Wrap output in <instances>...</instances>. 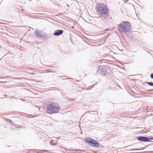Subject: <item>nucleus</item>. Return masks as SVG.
<instances>
[{"label": "nucleus", "instance_id": "19", "mask_svg": "<svg viewBox=\"0 0 153 153\" xmlns=\"http://www.w3.org/2000/svg\"><path fill=\"white\" fill-rule=\"evenodd\" d=\"M31 74H33V75L34 74V73H33H33H31Z\"/></svg>", "mask_w": 153, "mask_h": 153}, {"label": "nucleus", "instance_id": "15", "mask_svg": "<svg viewBox=\"0 0 153 153\" xmlns=\"http://www.w3.org/2000/svg\"><path fill=\"white\" fill-rule=\"evenodd\" d=\"M140 149H132L131 150H139Z\"/></svg>", "mask_w": 153, "mask_h": 153}, {"label": "nucleus", "instance_id": "18", "mask_svg": "<svg viewBox=\"0 0 153 153\" xmlns=\"http://www.w3.org/2000/svg\"><path fill=\"white\" fill-rule=\"evenodd\" d=\"M21 127V126H17L16 128H20Z\"/></svg>", "mask_w": 153, "mask_h": 153}, {"label": "nucleus", "instance_id": "17", "mask_svg": "<svg viewBox=\"0 0 153 153\" xmlns=\"http://www.w3.org/2000/svg\"><path fill=\"white\" fill-rule=\"evenodd\" d=\"M148 153H153V151H150L148 152Z\"/></svg>", "mask_w": 153, "mask_h": 153}, {"label": "nucleus", "instance_id": "9", "mask_svg": "<svg viewBox=\"0 0 153 153\" xmlns=\"http://www.w3.org/2000/svg\"><path fill=\"white\" fill-rule=\"evenodd\" d=\"M99 143L98 142L94 140V141L93 142V144L92 146H94L95 147H97L99 146Z\"/></svg>", "mask_w": 153, "mask_h": 153}, {"label": "nucleus", "instance_id": "2", "mask_svg": "<svg viewBox=\"0 0 153 153\" xmlns=\"http://www.w3.org/2000/svg\"><path fill=\"white\" fill-rule=\"evenodd\" d=\"M118 27L120 32L126 33L130 30L131 24L128 21L123 22L118 25Z\"/></svg>", "mask_w": 153, "mask_h": 153}, {"label": "nucleus", "instance_id": "5", "mask_svg": "<svg viewBox=\"0 0 153 153\" xmlns=\"http://www.w3.org/2000/svg\"><path fill=\"white\" fill-rule=\"evenodd\" d=\"M63 32V30H56L53 35L55 36H59L62 34Z\"/></svg>", "mask_w": 153, "mask_h": 153}, {"label": "nucleus", "instance_id": "14", "mask_svg": "<svg viewBox=\"0 0 153 153\" xmlns=\"http://www.w3.org/2000/svg\"><path fill=\"white\" fill-rule=\"evenodd\" d=\"M6 120H7V121L8 122H12L10 120H9L8 119H6Z\"/></svg>", "mask_w": 153, "mask_h": 153}, {"label": "nucleus", "instance_id": "13", "mask_svg": "<svg viewBox=\"0 0 153 153\" xmlns=\"http://www.w3.org/2000/svg\"><path fill=\"white\" fill-rule=\"evenodd\" d=\"M150 77L151 79H153V73L151 74Z\"/></svg>", "mask_w": 153, "mask_h": 153}, {"label": "nucleus", "instance_id": "10", "mask_svg": "<svg viewBox=\"0 0 153 153\" xmlns=\"http://www.w3.org/2000/svg\"><path fill=\"white\" fill-rule=\"evenodd\" d=\"M57 141H55L54 140H52L50 141V144L52 146H55L56 145Z\"/></svg>", "mask_w": 153, "mask_h": 153}, {"label": "nucleus", "instance_id": "1", "mask_svg": "<svg viewBox=\"0 0 153 153\" xmlns=\"http://www.w3.org/2000/svg\"><path fill=\"white\" fill-rule=\"evenodd\" d=\"M97 12L100 16V17H104V20L107 19V14L108 13L109 10L106 5L104 4L98 3L97 6Z\"/></svg>", "mask_w": 153, "mask_h": 153}, {"label": "nucleus", "instance_id": "11", "mask_svg": "<svg viewBox=\"0 0 153 153\" xmlns=\"http://www.w3.org/2000/svg\"><path fill=\"white\" fill-rule=\"evenodd\" d=\"M146 83L148 84L150 86H153V82H146Z\"/></svg>", "mask_w": 153, "mask_h": 153}, {"label": "nucleus", "instance_id": "4", "mask_svg": "<svg viewBox=\"0 0 153 153\" xmlns=\"http://www.w3.org/2000/svg\"><path fill=\"white\" fill-rule=\"evenodd\" d=\"M137 139L139 141L144 142H153V141H150L149 139L147 137L144 136H138L137 137Z\"/></svg>", "mask_w": 153, "mask_h": 153}, {"label": "nucleus", "instance_id": "8", "mask_svg": "<svg viewBox=\"0 0 153 153\" xmlns=\"http://www.w3.org/2000/svg\"><path fill=\"white\" fill-rule=\"evenodd\" d=\"M98 70L102 74L104 75H105V73L106 72V71L104 68H102V67H100V68H99Z\"/></svg>", "mask_w": 153, "mask_h": 153}, {"label": "nucleus", "instance_id": "3", "mask_svg": "<svg viewBox=\"0 0 153 153\" xmlns=\"http://www.w3.org/2000/svg\"><path fill=\"white\" fill-rule=\"evenodd\" d=\"M60 109V107L57 103L53 102L47 106L46 111L49 114H53L58 113Z\"/></svg>", "mask_w": 153, "mask_h": 153}, {"label": "nucleus", "instance_id": "12", "mask_svg": "<svg viewBox=\"0 0 153 153\" xmlns=\"http://www.w3.org/2000/svg\"><path fill=\"white\" fill-rule=\"evenodd\" d=\"M149 140H153V137L152 136H150L149 137Z\"/></svg>", "mask_w": 153, "mask_h": 153}, {"label": "nucleus", "instance_id": "6", "mask_svg": "<svg viewBox=\"0 0 153 153\" xmlns=\"http://www.w3.org/2000/svg\"><path fill=\"white\" fill-rule=\"evenodd\" d=\"M35 34L38 37H42L43 36L42 32L38 30H35Z\"/></svg>", "mask_w": 153, "mask_h": 153}, {"label": "nucleus", "instance_id": "16", "mask_svg": "<svg viewBox=\"0 0 153 153\" xmlns=\"http://www.w3.org/2000/svg\"><path fill=\"white\" fill-rule=\"evenodd\" d=\"M152 91H153V89H151V90H149L148 91V92H151Z\"/></svg>", "mask_w": 153, "mask_h": 153}, {"label": "nucleus", "instance_id": "7", "mask_svg": "<svg viewBox=\"0 0 153 153\" xmlns=\"http://www.w3.org/2000/svg\"><path fill=\"white\" fill-rule=\"evenodd\" d=\"M85 141H86V142L90 145L92 146L93 144V142L94 141V140L91 138H88V139H85Z\"/></svg>", "mask_w": 153, "mask_h": 153}]
</instances>
